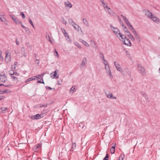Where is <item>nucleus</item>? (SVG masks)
<instances>
[{"label": "nucleus", "instance_id": "1", "mask_svg": "<svg viewBox=\"0 0 160 160\" xmlns=\"http://www.w3.org/2000/svg\"><path fill=\"white\" fill-rule=\"evenodd\" d=\"M121 17L122 19L124 21L129 29L131 31L135 36L136 39L139 42H140V37L137 31L134 29L132 25L131 24L130 22L128 20L126 17L122 15H121Z\"/></svg>", "mask_w": 160, "mask_h": 160}, {"label": "nucleus", "instance_id": "2", "mask_svg": "<svg viewBox=\"0 0 160 160\" xmlns=\"http://www.w3.org/2000/svg\"><path fill=\"white\" fill-rule=\"evenodd\" d=\"M124 45L127 46H131L132 43L130 39L121 32L117 37Z\"/></svg>", "mask_w": 160, "mask_h": 160}, {"label": "nucleus", "instance_id": "3", "mask_svg": "<svg viewBox=\"0 0 160 160\" xmlns=\"http://www.w3.org/2000/svg\"><path fill=\"white\" fill-rule=\"evenodd\" d=\"M145 15L155 23L158 24L160 23V19L158 17L153 15L150 11L145 10L143 11Z\"/></svg>", "mask_w": 160, "mask_h": 160}, {"label": "nucleus", "instance_id": "4", "mask_svg": "<svg viewBox=\"0 0 160 160\" xmlns=\"http://www.w3.org/2000/svg\"><path fill=\"white\" fill-rule=\"evenodd\" d=\"M105 72L108 78L111 79L113 78V76L111 72L109 65L104 67Z\"/></svg>", "mask_w": 160, "mask_h": 160}, {"label": "nucleus", "instance_id": "5", "mask_svg": "<svg viewBox=\"0 0 160 160\" xmlns=\"http://www.w3.org/2000/svg\"><path fill=\"white\" fill-rule=\"evenodd\" d=\"M110 27L111 30L116 37L121 32L120 30L117 27H115L112 25H110Z\"/></svg>", "mask_w": 160, "mask_h": 160}, {"label": "nucleus", "instance_id": "6", "mask_svg": "<svg viewBox=\"0 0 160 160\" xmlns=\"http://www.w3.org/2000/svg\"><path fill=\"white\" fill-rule=\"evenodd\" d=\"M137 69L142 75H145L146 73L145 69L141 64H138Z\"/></svg>", "mask_w": 160, "mask_h": 160}, {"label": "nucleus", "instance_id": "7", "mask_svg": "<svg viewBox=\"0 0 160 160\" xmlns=\"http://www.w3.org/2000/svg\"><path fill=\"white\" fill-rule=\"evenodd\" d=\"M61 29L62 32L64 34V36L66 38V40L68 42H71V40L65 30L63 28H61Z\"/></svg>", "mask_w": 160, "mask_h": 160}, {"label": "nucleus", "instance_id": "8", "mask_svg": "<svg viewBox=\"0 0 160 160\" xmlns=\"http://www.w3.org/2000/svg\"><path fill=\"white\" fill-rule=\"evenodd\" d=\"M5 53V61L7 63H8L11 61V54L8 51H6Z\"/></svg>", "mask_w": 160, "mask_h": 160}, {"label": "nucleus", "instance_id": "9", "mask_svg": "<svg viewBox=\"0 0 160 160\" xmlns=\"http://www.w3.org/2000/svg\"><path fill=\"white\" fill-rule=\"evenodd\" d=\"M58 70H56L53 72L51 73V77L52 78H58L59 75L58 74Z\"/></svg>", "mask_w": 160, "mask_h": 160}, {"label": "nucleus", "instance_id": "10", "mask_svg": "<svg viewBox=\"0 0 160 160\" xmlns=\"http://www.w3.org/2000/svg\"><path fill=\"white\" fill-rule=\"evenodd\" d=\"M114 65L115 67L117 68V70L120 72H122L123 70L121 68V67L120 65V64L117 62H114Z\"/></svg>", "mask_w": 160, "mask_h": 160}, {"label": "nucleus", "instance_id": "11", "mask_svg": "<svg viewBox=\"0 0 160 160\" xmlns=\"http://www.w3.org/2000/svg\"><path fill=\"white\" fill-rule=\"evenodd\" d=\"M42 115L41 114H37L35 115L31 116L30 117V118L32 119H39L42 117Z\"/></svg>", "mask_w": 160, "mask_h": 160}, {"label": "nucleus", "instance_id": "12", "mask_svg": "<svg viewBox=\"0 0 160 160\" xmlns=\"http://www.w3.org/2000/svg\"><path fill=\"white\" fill-rule=\"evenodd\" d=\"M64 6L67 8H72V4L68 1H66L64 2Z\"/></svg>", "mask_w": 160, "mask_h": 160}, {"label": "nucleus", "instance_id": "13", "mask_svg": "<svg viewBox=\"0 0 160 160\" xmlns=\"http://www.w3.org/2000/svg\"><path fill=\"white\" fill-rule=\"evenodd\" d=\"M87 63V59L86 57H84L82 60L80 64L81 67H85Z\"/></svg>", "mask_w": 160, "mask_h": 160}, {"label": "nucleus", "instance_id": "14", "mask_svg": "<svg viewBox=\"0 0 160 160\" xmlns=\"http://www.w3.org/2000/svg\"><path fill=\"white\" fill-rule=\"evenodd\" d=\"M10 16L16 24H21V21L18 20L16 18L13 17L12 15H10Z\"/></svg>", "mask_w": 160, "mask_h": 160}, {"label": "nucleus", "instance_id": "15", "mask_svg": "<svg viewBox=\"0 0 160 160\" xmlns=\"http://www.w3.org/2000/svg\"><path fill=\"white\" fill-rule=\"evenodd\" d=\"M7 80V78L6 76L3 74L0 75V80L2 82H5Z\"/></svg>", "mask_w": 160, "mask_h": 160}, {"label": "nucleus", "instance_id": "16", "mask_svg": "<svg viewBox=\"0 0 160 160\" xmlns=\"http://www.w3.org/2000/svg\"><path fill=\"white\" fill-rule=\"evenodd\" d=\"M113 145L111 148L110 149V152L112 154H113L114 153L115 151V148L116 146V143H112Z\"/></svg>", "mask_w": 160, "mask_h": 160}, {"label": "nucleus", "instance_id": "17", "mask_svg": "<svg viewBox=\"0 0 160 160\" xmlns=\"http://www.w3.org/2000/svg\"><path fill=\"white\" fill-rule=\"evenodd\" d=\"M11 92L10 90L9 89H6L5 90H0V94H2L4 93H9Z\"/></svg>", "mask_w": 160, "mask_h": 160}, {"label": "nucleus", "instance_id": "18", "mask_svg": "<svg viewBox=\"0 0 160 160\" xmlns=\"http://www.w3.org/2000/svg\"><path fill=\"white\" fill-rule=\"evenodd\" d=\"M105 12H106L108 14L112 16L114 14V12L110 8L108 9H107L105 11Z\"/></svg>", "mask_w": 160, "mask_h": 160}, {"label": "nucleus", "instance_id": "19", "mask_svg": "<svg viewBox=\"0 0 160 160\" xmlns=\"http://www.w3.org/2000/svg\"><path fill=\"white\" fill-rule=\"evenodd\" d=\"M72 26L76 30H77L78 31H79L80 30H82L79 27V26L75 24V23L74 24H73Z\"/></svg>", "mask_w": 160, "mask_h": 160}, {"label": "nucleus", "instance_id": "20", "mask_svg": "<svg viewBox=\"0 0 160 160\" xmlns=\"http://www.w3.org/2000/svg\"><path fill=\"white\" fill-rule=\"evenodd\" d=\"M5 15H0V19L2 22H7V20L4 17Z\"/></svg>", "mask_w": 160, "mask_h": 160}, {"label": "nucleus", "instance_id": "21", "mask_svg": "<svg viewBox=\"0 0 160 160\" xmlns=\"http://www.w3.org/2000/svg\"><path fill=\"white\" fill-rule=\"evenodd\" d=\"M81 42L86 47H89L90 46L89 44L86 41L83 40H82L81 41Z\"/></svg>", "mask_w": 160, "mask_h": 160}, {"label": "nucleus", "instance_id": "22", "mask_svg": "<svg viewBox=\"0 0 160 160\" xmlns=\"http://www.w3.org/2000/svg\"><path fill=\"white\" fill-rule=\"evenodd\" d=\"M106 96L108 98H112V99H116V97L115 96H113L112 94L110 93L107 94Z\"/></svg>", "mask_w": 160, "mask_h": 160}, {"label": "nucleus", "instance_id": "23", "mask_svg": "<svg viewBox=\"0 0 160 160\" xmlns=\"http://www.w3.org/2000/svg\"><path fill=\"white\" fill-rule=\"evenodd\" d=\"M36 77H37L33 76V77H32L31 78H28V79H27L26 80L25 82L26 83H27L30 81H31L33 80H36Z\"/></svg>", "mask_w": 160, "mask_h": 160}, {"label": "nucleus", "instance_id": "24", "mask_svg": "<svg viewBox=\"0 0 160 160\" xmlns=\"http://www.w3.org/2000/svg\"><path fill=\"white\" fill-rule=\"evenodd\" d=\"M127 36L129 37V38L132 41H135V38L134 37V36L131 33H129V34H127Z\"/></svg>", "mask_w": 160, "mask_h": 160}, {"label": "nucleus", "instance_id": "25", "mask_svg": "<svg viewBox=\"0 0 160 160\" xmlns=\"http://www.w3.org/2000/svg\"><path fill=\"white\" fill-rule=\"evenodd\" d=\"M102 5L105 11L110 8L108 6L107 4L106 3H105Z\"/></svg>", "mask_w": 160, "mask_h": 160}, {"label": "nucleus", "instance_id": "26", "mask_svg": "<svg viewBox=\"0 0 160 160\" xmlns=\"http://www.w3.org/2000/svg\"><path fill=\"white\" fill-rule=\"evenodd\" d=\"M83 23L86 26H88V22L87 20L86 19H83L82 20Z\"/></svg>", "mask_w": 160, "mask_h": 160}, {"label": "nucleus", "instance_id": "27", "mask_svg": "<svg viewBox=\"0 0 160 160\" xmlns=\"http://www.w3.org/2000/svg\"><path fill=\"white\" fill-rule=\"evenodd\" d=\"M102 62L104 64L105 67L109 65L107 61H106L105 59L102 60Z\"/></svg>", "mask_w": 160, "mask_h": 160}, {"label": "nucleus", "instance_id": "28", "mask_svg": "<svg viewBox=\"0 0 160 160\" xmlns=\"http://www.w3.org/2000/svg\"><path fill=\"white\" fill-rule=\"evenodd\" d=\"M76 91L75 87H72L70 89V92L71 93H73Z\"/></svg>", "mask_w": 160, "mask_h": 160}, {"label": "nucleus", "instance_id": "29", "mask_svg": "<svg viewBox=\"0 0 160 160\" xmlns=\"http://www.w3.org/2000/svg\"><path fill=\"white\" fill-rule=\"evenodd\" d=\"M74 44L75 45H76L78 48L81 49V47L80 44L77 42H74Z\"/></svg>", "mask_w": 160, "mask_h": 160}, {"label": "nucleus", "instance_id": "30", "mask_svg": "<svg viewBox=\"0 0 160 160\" xmlns=\"http://www.w3.org/2000/svg\"><path fill=\"white\" fill-rule=\"evenodd\" d=\"M124 157V155L123 154H122L120 155V156L118 160H123Z\"/></svg>", "mask_w": 160, "mask_h": 160}, {"label": "nucleus", "instance_id": "31", "mask_svg": "<svg viewBox=\"0 0 160 160\" xmlns=\"http://www.w3.org/2000/svg\"><path fill=\"white\" fill-rule=\"evenodd\" d=\"M76 145L75 143H73L72 145L71 148V150L73 151L74 149H75L76 148Z\"/></svg>", "mask_w": 160, "mask_h": 160}, {"label": "nucleus", "instance_id": "32", "mask_svg": "<svg viewBox=\"0 0 160 160\" xmlns=\"http://www.w3.org/2000/svg\"><path fill=\"white\" fill-rule=\"evenodd\" d=\"M18 64V63L17 62H15L14 63V65L12 66V69L14 70H16L17 69L16 68V67Z\"/></svg>", "mask_w": 160, "mask_h": 160}, {"label": "nucleus", "instance_id": "33", "mask_svg": "<svg viewBox=\"0 0 160 160\" xmlns=\"http://www.w3.org/2000/svg\"><path fill=\"white\" fill-rule=\"evenodd\" d=\"M123 30L125 32L127 33L128 34H129L130 33L129 31L126 28V29L123 28Z\"/></svg>", "mask_w": 160, "mask_h": 160}, {"label": "nucleus", "instance_id": "34", "mask_svg": "<svg viewBox=\"0 0 160 160\" xmlns=\"http://www.w3.org/2000/svg\"><path fill=\"white\" fill-rule=\"evenodd\" d=\"M68 22L71 25H72L73 24H74V22L73 21L72 19H69L68 20Z\"/></svg>", "mask_w": 160, "mask_h": 160}, {"label": "nucleus", "instance_id": "35", "mask_svg": "<svg viewBox=\"0 0 160 160\" xmlns=\"http://www.w3.org/2000/svg\"><path fill=\"white\" fill-rule=\"evenodd\" d=\"M45 74V73H41L40 75H38L36 76L35 77H37L36 78H38L39 77V76H41V77L43 76Z\"/></svg>", "mask_w": 160, "mask_h": 160}, {"label": "nucleus", "instance_id": "36", "mask_svg": "<svg viewBox=\"0 0 160 160\" xmlns=\"http://www.w3.org/2000/svg\"><path fill=\"white\" fill-rule=\"evenodd\" d=\"M62 19L63 23L65 25L67 23V22L66 20L64 19L63 18H62Z\"/></svg>", "mask_w": 160, "mask_h": 160}, {"label": "nucleus", "instance_id": "37", "mask_svg": "<svg viewBox=\"0 0 160 160\" xmlns=\"http://www.w3.org/2000/svg\"><path fill=\"white\" fill-rule=\"evenodd\" d=\"M1 109L2 111V113L7 109V108H6L3 107L1 108Z\"/></svg>", "mask_w": 160, "mask_h": 160}, {"label": "nucleus", "instance_id": "38", "mask_svg": "<svg viewBox=\"0 0 160 160\" xmlns=\"http://www.w3.org/2000/svg\"><path fill=\"white\" fill-rule=\"evenodd\" d=\"M55 56H56L57 58H58L59 56H58V52L56 50V49H55Z\"/></svg>", "mask_w": 160, "mask_h": 160}, {"label": "nucleus", "instance_id": "39", "mask_svg": "<svg viewBox=\"0 0 160 160\" xmlns=\"http://www.w3.org/2000/svg\"><path fill=\"white\" fill-rule=\"evenodd\" d=\"M91 44L92 46H95L96 45V43L95 42L92 40L90 41Z\"/></svg>", "mask_w": 160, "mask_h": 160}, {"label": "nucleus", "instance_id": "40", "mask_svg": "<svg viewBox=\"0 0 160 160\" xmlns=\"http://www.w3.org/2000/svg\"><path fill=\"white\" fill-rule=\"evenodd\" d=\"M14 72L12 70H10L9 71V74L11 76L14 75Z\"/></svg>", "mask_w": 160, "mask_h": 160}, {"label": "nucleus", "instance_id": "41", "mask_svg": "<svg viewBox=\"0 0 160 160\" xmlns=\"http://www.w3.org/2000/svg\"><path fill=\"white\" fill-rule=\"evenodd\" d=\"M20 14L22 16V18H25V16L24 14L22 12H21Z\"/></svg>", "mask_w": 160, "mask_h": 160}, {"label": "nucleus", "instance_id": "42", "mask_svg": "<svg viewBox=\"0 0 160 160\" xmlns=\"http://www.w3.org/2000/svg\"><path fill=\"white\" fill-rule=\"evenodd\" d=\"M121 25L122 26V27L123 28H123L126 29V26L123 23H122V22L121 23Z\"/></svg>", "mask_w": 160, "mask_h": 160}, {"label": "nucleus", "instance_id": "43", "mask_svg": "<svg viewBox=\"0 0 160 160\" xmlns=\"http://www.w3.org/2000/svg\"><path fill=\"white\" fill-rule=\"evenodd\" d=\"M36 148L37 149H39L41 147V145L39 144H36L35 146Z\"/></svg>", "mask_w": 160, "mask_h": 160}, {"label": "nucleus", "instance_id": "44", "mask_svg": "<svg viewBox=\"0 0 160 160\" xmlns=\"http://www.w3.org/2000/svg\"><path fill=\"white\" fill-rule=\"evenodd\" d=\"M41 79L42 80V82L41 80H38V82L44 84V82L43 81V80L42 78Z\"/></svg>", "mask_w": 160, "mask_h": 160}, {"label": "nucleus", "instance_id": "45", "mask_svg": "<svg viewBox=\"0 0 160 160\" xmlns=\"http://www.w3.org/2000/svg\"><path fill=\"white\" fill-rule=\"evenodd\" d=\"M29 22L31 24V25L34 28V25L33 23L32 22V21H31V19H29Z\"/></svg>", "mask_w": 160, "mask_h": 160}, {"label": "nucleus", "instance_id": "46", "mask_svg": "<svg viewBox=\"0 0 160 160\" xmlns=\"http://www.w3.org/2000/svg\"><path fill=\"white\" fill-rule=\"evenodd\" d=\"M11 78L14 80H17V78L16 77L13 76V75L11 76Z\"/></svg>", "mask_w": 160, "mask_h": 160}, {"label": "nucleus", "instance_id": "47", "mask_svg": "<svg viewBox=\"0 0 160 160\" xmlns=\"http://www.w3.org/2000/svg\"><path fill=\"white\" fill-rule=\"evenodd\" d=\"M39 63V61L38 60V59H36V60L35 61V64H38Z\"/></svg>", "mask_w": 160, "mask_h": 160}, {"label": "nucleus", "instance_id": "48", "mask_svg": "<svg viewBox=\"0 0 160 160\" xmlns=\"http://www.w3.org/2000/svg\"><path fill=\"white\" fill-rule=\"evenodd\" d=\"M14 75L15 76H18L19 75V74L17 72H14Z\"/></svg>", "mask_w": 160, "mask_h": 160}, {"label": "nucleus", "instance_id": "49", "mask_svg": "<svg viewBox=\"0 0 160 160\" xmlns=\"http://www.w3.org/2000/svg\"><path fill=\"white\" fill-rule=\"evenodd\" d=\"M127 74H128V75L129 76H131V73L128 70V72H127Z\"/></svg>", "mask_w": 160, "mask_h": 160}, {"label": "nucleus", "instance_id": "50", "mask_svg": "<svg viewBox=\"0 0 160 160\" xmlns=\"http://www.w3.org/2000/svg\"><path fill=\"white\" fill-rule=\"evenodd\" d=\"M5 96H0V100L2 99L5 98Z\"/></svg>", "mask_w": 160, "mask_h": 160}, {"label": "nucleus", "instance_id": "51", "mask_svg": "<svg viewBox=\"0 0 160 160\" xmlns=\"http://www.w3.org/2000/svg\"><path fill=\"white\" fill-rule=\"evenodd\" d=\"M21 25V26L22 27V28H24V29H26V27H25L22 24V23L21 22V24H20Z\"/></svg>", "mask_w": 160, "mask_h": 160}, {"label": "nucleus", "instance_id": "52", "mask_svg": "<svg viewBox=\"0 0 160 160\" xmlns=\"http://www.w3.org/2000/svg\"><path fill=\"white\" fill-rule=\"evenodd\" d=\"M16 43L17 45H18L19 44V41L18 40H16Z\"/></svg>", "mask_w": 160, "mask_h": 160}, {"label": "nucleus", "instance_id": "53", "mask_svg": "<svg viewBox=\"0 0 160 160\" xmlns=\"http://www.w3.org/2000/svg\"><path fill=\"white\" fill-rule=\"evenodd\" d=\"M101 58L102 59V60L105 59L104 58V57L103 55H102V56H101Z\"/></svg>", "mask_w": 160, "mask_h": 160}, {"label": "nucleus", "instance_id": "54", "mask_svg": "<svg viewBox=\"0 0 160 160\" xmlns=\"http://www.w3.org/2000/svg\"><path fill=\"white\" fill-rule=\"evenodd\" d=\"M101 2L102 3V5L104 4L105 2H104V0H100Z\"/></svg>", "mask_w": 160, "mask_h": 160}, {"label": "nucleus", "instance_id": "55", "mask_svg": "<svg viewBox=\"0 0 160 160\" xmlns=\"http://www.w3.org/2000/svg\"><path fill=\"white\" fill-rule=\"evenodd\" d=\"M0 59L2 60L3 59V58L1 54H0Z\"/></svg>", "mask_w": 160, "mask_h": 160}, {"label": "nucleus", "instance_id": "56", "mask_svg": "<svg viewBox=\"0 0 160 160\" xmlns=\"http://www.w3.org/2000/svg\"><path fill=\"white\" fill-rule=\"evenodd\" d=\"M108 160V158L107 157H105L103 159V160Z\"/></svg>", "mask_w": 160, "mask_h": 160}, {"label": "nucleus", "instance_id": "57", "mask_svg": "<svg viewBox=\"0 0 160 160\" xmlns=\"http://www.w3.org/2000/svg\"><path fill=\"white\" fill-rule=\"evenodd\" d=\"M46 88L47 89H49L50 90H51L52 89V88L48 87H46Z\"/></svg>", "mask_w": 160, "mask_h": 160}, {"label": "nucleus", "instance_id": "58", "mask_svg": "<svg viewBox=\"0 0 160 160\" xmlns=\"http://www.w3.org/2000/svg\"><path fill=\"white\" fill-rule=\"evenodd\" d=\"M25 31L26 32H27L28 31V28H26V29H25Z\"/></svg>", "mask_w": 160, "mask_h": 160}, {"label": "nucleus", "instance_id": "59", "mask_svg": "<svg viewBox=\"0 0 160 160\" xmlns=\"http://www.w3.org/2000/svg\"><path fill=\"white\" fill-rule=\"evenodd\" d=\"M105 157H107L108 158V154H106Z\"/></svg>", "mask_w": 160, "mask_h": 160}, {"label": "nucleus", "instance_id": "60", "mask_svg": "<svg viewBox=\"0 0 160 160\" xmlns=\"http://www.w3.org/2000/svg\"><path fill=\"white\" fill-rule=\"evenodd\" d=\"M48 40L50 41V40H51L50 39V38L48 36Z\"/></svg>", "mask_w": 160, "mask_h": 160}, {"label": "nucleus", "instance_id": "61", "mask_svg": "<svg viewBox=\"0 0 160 160\" xmlns=\"http://www.w3.org/2000/svg\"><path fill=\"white\" fill-rule=\"evenodd\" d=\"M0 113H2V110L1 109V108H0Z\"/></svg>", "mask_w": 160, "mask_h": 160}, {"label": "nucleus", "instance_id": "62", "mask_svg": "<svg viewBox=\"0 0 160 160\" xmlns=\"http://www.w3.org/2000/svg\"><path fill=\"white\" fill-rule=\"evenodd\" d=\"M50 42L52 43V42H53V41L52 40H50Z\"/></svg>", "mask_w": 160, "mask_h": 160}, {"label": "nucleus", "instance_id": "63", "mask_svg": "<svg viewBox=\"0 0 160 160\" xmlns=\"http://www.w3.org/2000/svg\"><path fill=\"white\" fill-rule=\"evenodd\" d=\"M158 72L159 73H160V68L158 69Z\"/></svg>", "mask_w": 160, "mask_h": 160}, {"label": "nucleus", "instance_id": "64", "mask_svg": "<svg viewBox=\"0 0 160 160\" xmlns=\"http://www.w3.org/2000/svg\"><path fill=\"white\" fill-rule=\"evenodd\" d=\"M46 106V105H43L42 106H41L40 107H45V106Z\"/></svg>", "mask_w": 160, "mask_h": 160}]
</instances>
